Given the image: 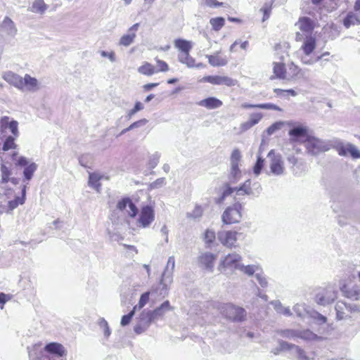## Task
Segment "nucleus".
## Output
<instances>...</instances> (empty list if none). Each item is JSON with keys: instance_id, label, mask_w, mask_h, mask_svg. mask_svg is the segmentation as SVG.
I'll use <instances>...</instances> for the list:
<instances>
[{"instance_id": "f257e3e1", "label": "nucleus", "mask_w": 360, "mask_h": 360, "mask_svg": "<svg viewBox=\"0 0 360 360\" xmlns=\"http://www.w3.org/2000/svg\"><path fill=\"white\" fill-rule=\"evenodd\" d=\"M2 78L9 84L15 86L22 92H34L39 89V82L34 77L26 74L24 77L12 72L6 71L2 75Z\"/></svg>"}, {"instance_id": "f03ea898", "label": "nucleus", "mask_w": 360, "mask_h": 360, "mask_svg": "<svg viewBox=\"0 0 360 360\" xmlns=\"http://www.w3.org/2000/svg\"><path fill=\"white\" fill-rule=\"evenodd\" d=\"M300 72V69L293 63H291L286 67L285 64L280 62L273 63L274 75L271 79H279L282 80L290 81L295 79Z\"/></svg>"}, {"instance_id": "7ed1b4c3", "label": "nucleus", "mask_w": 360, "mask_h": 360, "mask_svg": "<svg viewBox=\"0 0 360 360\" xmlns=\"http://www.w3.org/2000/svg\"><path fill=\"white\" fill-rule=\"evenodd\" d=\"M221 314L227 319L233 322H242L246 319L247 313L245 309L231 303L224 304L221 309Z\"/></svg>"}, {"instance_id": "20e7f679", "label": "nucleus", "mask_w": 360, "mask_h": 360, "mask_svg": "<svg viewBox=\"0 0 360 360\" xmlns=\"http://www.w3.org/2000/svg\"><path fill=\"white\" fill-rule=\"evenodd\" d=\"M200 83H209L213 86H224L233 87L238 85V81L228 75H205L198 81Z\"/></svg>"}, {"instance_id": "39448f33", "label": "nucleus", "mask_w": 360, "mask_h": 360, "mask_svg": "<svg viewBox=\"0 0 360 360\" xmlns=\"http://www.w3.org/2000/svg\"><path fill=\"white\" fill-rule=\"evenodd\" d=\"M242 205L239 202L228 207L221 216L223 223L226 225L239 223L242 219Z\"/></svg>"}, {"instance_id": "423d86ee", "label": "nucleus", "mask_w": 360, "mask_h": 360, "mask_svg": "<svg viewBox=\"0 0 360 360\" xmlns=\"http://www.w3.org/2000/svg\"><path fill=\"white\" fill-rule=\"evenodd\" d=\"M302 143L304 145L307 152L313 155L324 153L330 149L324 141L311 134L306 140H303Z\"/></svg>"}, {"instance_id": "0eeeda50", "label": "nucleus", "mask_w": 360, "mask_h": 360, "mask_svg": "<svg viewBox=\"0 0 360 360\" xmlns=\"http://www.w3.org/2000/svg\"><path fill=\"white\" fill-rule=\"evenodd\" d=\"M155 210L151 205H144L141 208L136 219V225L139 229L148 228L155 220Z\"/></svg>"}, {"instance_id": "6e6552de", "label": "nucleus", "mask_w": 360, "mask_h": 360, "mask_svg": "<svg viewBox=\"0 0 360 360\" xmlns=\"http://www.w3.org/2000/svg\"><path fill=\"white\" fill-rule=\"evenodd\" d=\"M243 233L234 230H222L218 232L219 241L225 247L232 248L237 246V241Z\"/></svg>"}, {"instance_id": "1a4fd4ad", "label": "nucleus", "mask_w": 360, "mask_h": 360, "mask_svg": "<svg viewBox=\"0 0 360 360\" xmlns=\"http://www.w3.org/2000/svg\"><path fill=\"white\" fill-rule=\"evenodd\" d=\"M340 290L345 297L352 301L360 300V288L350 278L345 281L340 287Z\"/></svg>"}, {"instance_id": "9d476101", "label": "nucleus", "mask_w": 360, "mask_h": 360, "mask_svg": "<svg viewBox=\"0 0 360 360\" xmlns=\"http://www.w3.org/2000/svg\"><path fill=\"white\" fill-rule=\"evenodd\" d=\"M303 40V44L301 46V49L304 53L307 56L310 55L314 51L316 46V39L315 36L313 34L307 35L306 37L303 38V34L300 32H296L295 41H301Z\"/></svg>"}, {"instance_id": "9b49d317", "label": "nucleus", "mask_w": 360, "mask_h": 360, "mask_svg": "<svg viewBox=\"0 0 360 360\" xmlns=\"http://www.w3.org/2000/svg\"><path fill=\"white\" fill-rule=\"evenodd\" d=\"M338 297V292L333 287H327L317 293L316 302L321 305H326L333 302Z\"/></svg>"}, {"instance_id": "f8f14e48", "label": "nucleus", "mask_w": 360, "mask_h": 360, "mask_svg": "<svg viewBox=\"0 0 360 360\" xmlns=\"http://www.w3.org/2000/svg\"><path fill=\"white\" fill-rule=\"evenodd\" d=\"M241 257L236 253L228 254L220 262L221 269H237L240 267Z\"/></svg>"}, {"instance_id": "ddd939ff", "label": "nucleus", "mask_w": 360, "mask_h": 360, "mask_svg": "<svg viewBox=\"0 0 360 360\" xmlns=\"http://www.w3.org/2000/svg\"><path fill=\"white\" fill-rule=\"evenodd\" d=\"M127 207L129 208V210H127V215L130 218H134L137 215L139 210L129 198H123L117 202V208L120 211L122 212Z\"/></svg>"}, {"instance_id": "4468645a", "label": "nucleus", "mask_w": 360, "mask_h": 360, "mask_svg": "<svg viewBox=\"0 0 360 360\" xmlns=\"http://www.w3.org/2000/svg\"><path fill=\"white\" fill-rule=\"evenodd\" d=\"M288 134L290 136V141L292 143H302L303 140H306L310 136L307 128L303 126H298L291 129Z\"/></svg>"}, {"instance_id": "2eb2a0df", "label": "nucleus", "mask_w": 360, "mask_h": 360, "mask_svg": "<svg viewBox=\"0 0 360 360\" xmlns=\"http://www.w3.org/2000/svg\"><path fill=\"white\" fill-rule=\"evenodd\" d=\"M216 259L217 255L206 252L200 255L198 261L201 266L207 270L212 271Z\"/></svg>"}, {"instance_id": "dca6fc26", "label": "nucleus", "mask_w": 360, "mask_h": 360, "mask_svg": "<svg viewBox=\"0 0 360 360\" xmlns=\"http://www.w3.org/2000/svg\"><path fill=\"white\" fill-rule=\"evenodd\" d=\"M300 31L307 35L312 34L315 22L308 17H301L295 24Z\"/></svg>"}, {"instance_id": "f3484780", "label": "nucleus", "mask_w": 360, "mask_h": 360, "mask_svg": "<svg viewBox=\"0 0 360 360\" xmlns=\"http://www.w3.org/2000/svg\"><path fill=\"white\" fill-rule=\"evenodd\" d=\"M140 27V23H135L128 30L127 34H124L120 39L119 44L128 46L131 44L136 37V32Z\"/></svg>"}, {"instance_id": "a211bd4d", "label": "nucleus", "mask_w": 360, "mask_h": 360, "mask_svg": "<svg viewBox=\"0 0 360 360\" xmlns=\"http://www.w3.org/2000/svg\"><path fill=\"white\" fill-rule=\"evenodd\" d=\"M208 63L213 67H223L228 64V58L221 51H216L211 55H207Z\"/></svg>"}, {"instance_id": "6ab92c4d", "label": "nucleus", "mask_w": 360, "mask_h": 360, "mask_svg": "<svg viewBox=\"0 0 360 360\" xmlns=\"http://www.w3.org/2000/svg\"><path fill=\"white\" fill-rule=\"evenodd\" d=\"M270 172L274 175H282L285 171L283 161L281 155H274L270 162Z\"/></svg>"}, {"instance_id": "aec40b11", "label": "nucleus", "mask_w": 360, "mask_h": 360, "mask_svg": "<svg viewBox=\"0 0 360 360\" xmlns=\"http://www.w3.org/2000/svg\"><path fill=\"white\" fill-rule=\"evenodd\" d=\"M16 33L17 29L13 21L8 17L4 18L0 25V34L14 37Z\"/></svg>"}, {"instance_id": "412c9836", "label": "nucleus", "mask_w": 360, "mask_h": 360, "mask_svg": "<svg viewBox=\"0 0 360 360\" xmlns=\"http://www.w3.org/2000/svg\"><path fill=\"white\" fill-rule=\"evenodd\" d=\"M198 104L206 109L213 110L221 107L223 102L216 97L210 96L200 101Z\"/></svg>"}, {"instance_id": "4be33fe9", "label": "nucleus", "mask_w": 360, "mask_h": 360, "mask_svg": "<svg viewBox=\"0 0 360 360\" xmlns=\"http://www.w3.org/2000/svg\"><path fill=\"white\" fill-rule=\"evenodd\" d=\"M174 47L179 51V53H187L193 48V43L191 41L184 39H176L174 41Z\"/></svg>"}, {"instance_id": "5701e85b", "label": "nucleus", "mask_w": 360, "mask_h": 360, "mask_svg": "<svg viewBox=\"0 0 360 360\" xmlns=\"http://www.w3.org/2000/svg\"><path fill=\"white\" fill-rule=\"evenodd\" d=\"M45 351V345L39 342L33 346L31 351L29 352L31 360H44V352Z\"/></svg>"}, {"instance_id": "b1692460", "label": "nucleus", "mask_w": 360, "mask_h": 360, "mask_svg": "<svg viewBox=\"0 0 360 360\" xmlns=\"http://www.w3.org/2000/svg\"><path fill=\"white\" fill-rule=\"evenodd\" d=\"M46 352L56 356H63L66 354V350L64 347L57 342H51L46 345Z\"/></svg>"}, {"instance_id": "393cba45", "label": "nucleus", "mask_w": 360, "mask_h": 360, "mask_svg": "<svg viewBox=\"0 0 360 360\" xmlns=\"http://www.w3.org/2000/svg\"><path fill=\"white\" fill-rule=\"evenodd\" d=\"M242 108L244 109H253V108H259V109H265V110H274L277 111H281V108L273 103H260V104H251V103H243L242 104Z\"/></svg>"}, {"instance_id": "a878e982", "label": "nucleus", "mask_w": 360, "mask_h": 360, "mask_svg": "<svg viewBox=\"0 0 360 360\" xmlns=\"http://www.w3.org/2000/svg\"><path fill=\"white\" fill-rule=\"evenodd\" d=\"M151 321L146 316H142V313L140 315L139 321L134 326V331L136 334H141L146 330V329L151 324Z\"/></svg>"}, {"instance_id": "bb28decb", "label": "nucleus", "mask_w": 360, "mask_h": 360, "mask_svg": "<svg viewBox=\"0 0 360 360\" xmlns=\"http://www.w3.org/2000/svg\"><path fill=\"white\" fill-rule=\"evenodd\" d=\"M263 117L262 112H253L250 115L248 121L242 124V129L247 130L257 124Z\"/></svg>"}, {"instance_id": "cd10ccee", "label": "nucleus", "mask_w": 360, "mask_h": 360, "mask_svg": "<svg viewBox=\"0 0 360 360\" xmlns=\"http://www.w3.org/2000/svg\"><path fill=\"white\" fill-rule=\"evenodd\" d=\"M345 309L349 311H352V310H354V311L359 310V308L357 307V306H356V305L354 306V307L353 309H352L350 307H347L346 303H345L343 302H338L335 306L337 317L338 319L340 320V319H342L345 317H346V314L344 311Z\"/></svg>"}, {"instance_id": "c85d7f7f", "label": "nucleus", "mask_w": 360, "mask_h": 360, "mask_svg": "<svg viewBox=\"0 0 360 360\" xmlns=\"http://www.w3.org/2000/svg\"><path fill=\"white\" fill-rule=\"evenodd\" d=\"M138 72L146 76H151L157 73L155 67L148 62H143L141 66L138 68Z\"/></svg>"}, {"instance_id": "c756f323", "label": "nucleus", "mask_w": 360, "mask_h": 360, "mask_svg": "<svg viewBox=\"0 0 360 360\" xmlns=\"http://www.w3.org/2000/svg\"><path fill=\"white\" fill-rule=\"evenodd\" d=\"M236 195L242 196L250 195L252 193L251 188V181L250 179L245 181L240 186L235 188Z\"/></svg>"}, {"instance_id": "7c9ffc66", "label": "nucleus", "mask_w": 360, "mask_h": 360, "mask_svg": "<svg viewBox=\"0 0 360 360\" xmlns=\"http://www.w3.org/2000/svg\"><path fill=\"white\" fill-rule=\"evenodd\" d=\"M178 60L180 63L186 65L189 68L195 66V60L190 55V52L187 53H179Z\"/></svg>"}, {"instance_id": "2f4dec72", "label": "nucleus", "mask_w": 360, "mask_h": 360, "mask_svg": "<svg viewBox=\"0 0 360 360\" xmlns=\"http://www.w3.org/2000/svg\"><path fill=\"white\" fill-rule=\"evenodd\" d=\"M26 186H23L22 188V196H18L14 200L8 202V211H12L19 205H22L25 202Z\"/></svg>"}, {"instance_id": "473e14b6", "label": "nucleus", "mask_w": 360, "mask_h": 360, "mask_svg": "<svg viewBox=\"0 0 360 360\" xmlns=\"http://www.w3.org/2000/svg\"><path fill=\"white\" fill-rule=\"evenodd\" d=\"M101 179L102 176L98 173H89L88 181L89 185L98 191L101 186L100 183Z\"/></svg>"}, {"instance_id": "72a5a7b5", "label": "nucleus", "mask_w": 360, "mask_h": 360, "mask_svg": "<svg viewBox=\"0 0 360 360\" xmlns=\"http://www.w3.org/2000/svg\"><path fill=\"white\" fill-rule=\"evenodd\" d=\"M165 311L161 309L159 307L152 311H148L146 312H142V316H146L149 320L153 322L155 320L161 318L164 316Z\"/></svg>"}, {"instance_id": "f704fd0d", "label": "nucleus", "mask_w": 360, "mask_h": 360, "mask_svg": "<svg viewBox=\"0 0 360 360\" xmlns=\"http://www.w3.org/2000/svg\"><path fill=\"white\" fill-rule=\"evenodd\" d=\"M359 20L357 16L352 12L347 13V16L343 20V25L346 28H349L352 25L358 23Z\"/></svg>"}, {"instance_id": "c9c22d12", "label": "nucleus", "mask_w": 360, "mask_h": 360, "mask_svg": "<svg viewBox=\"0 0 360 360\" xmlns=\"http://www.w3.org/2000/svg\"><path fill=\"white\" fill-rule=\"evenodd\" d=\"M210 23L214 31H219L224 26L225 20L222 17L212 18Z\"/></svg>"}, {"instance_id": "e433bc0d", "label": "nucleus", "mask_w": 360, "mask_h": 360, "mask_svg": "<svg viewBox=\"0 0 360 360\" xmlns=\"http://www.w3.org/2000/svg\"><path fill=\"white\" fill-rule=\"evenodd\" d=\"M37 165L34 162H32L25 167L23 171V175L27 181H30L32 179L34 172L37 170Z\"/></svg>"}, {"instance_id": "4c0bfd02", "label": "nucleus", "mask_w": 360, "mask_h": 360, "mask_svg": "<svg viewBox=\"0 0 360 360\" xmlns=\"http://www.w3.org/2000/svg\"><path fill=\"white\" fill-rule=\"evenodd\" d=\"M241 158L240 152L238 149H234L231 155V161L233 169H238V162Z\"/></svg>"}, {"instance_id": "58836bf2", "label": "nucleus", "mask_w": 360, "mask_h": 360, "mask_svg": "<svg viewBox=\"0 0 360 360\" xmlns=\"http://www.w3.org/2000/svg\"><path fill=\"white\" fill-rule=\"evenodd\" d=\"M235 192V188H231L229 184L225 185V188L221 193L220 198L217 200L218 203L222 202L225 198L231 195H232Z\"/></svg>"}, {"instance_id": "ea45409f", "label": "nucleus", "mask_w": 360, "mask_h": 360, "mask_svg": "<svg viewBox=\"0 0 360 360\" xmlns=\"http://www.w3.org/2000/svg\"><path fill=\"white\" fill-rule=\"evenodd\" d=\"M17 145L15 143V138L9 136L5 140L2 149L4 151H7L10 149H15Z\"/></svg>"}, {"instance_id": "a19ab883", "label": "nucleus", "mask_w": 360, "mask_h": 360, "mask_svg": "<svg viewBox=\"0 0 360 360\" xmlns=\"http://www.w3.org/2000/svg\"><path fill=\"white\" fill-rule=\"evenodd\" d=\"M30 11L34 13H42L44 11V0H36L30 8Z\"/></svg>"}, {"instance_id": "79ce46f5", "label": "nucleus", "mask_w": 360, "mask_h": 360, "mask_svg": "<svg viewBox=\"0 0 360 360\" xmlns=\"http://www.w3.org/2000/svg\"><path fill=\"white\" fill-rule=\"evenodd\" d=\"M156 62L157 68V73L159 72H167L169 70V65L164 60L159 59L158 57L155 58Z\"/></svg>"}, {"instance_id": "37998d69", "label": "nucleus", "mask_w": 360, "mask_h": 360, "mask_svg": "<svg viewBox=\"0 0 360 360\" xmlns=\"http://www.w3.org/2000/svg\"><path fill=\"white\" fill-rule=\"evenodd\" d=\"M17 155H18V153L16 152H14L12 154V160L13 161H15V165L17 166H21V167L26 166L27 167L29 165L28 160H27L26 158L21 156L17 159Z\"/></svg>"}, {"instance_id": "c03bdc74", "label": "nucleus", "mask_w": 360, "mask_h": 360, "mask_svg": "<svg viewBox=\"0 0 360 360\" xmlns=\"http://www.w3.org/2000/svg\"><path fill=\"white\" fill-rule=\"evenodd\" d=\"M1 172L2 183H8L10 181L9 176L11 174L10 169L6 165H1Z\"/></svg>"}, {"instance_id": "a18cd8bd", "label": "nucleus", "mask_w": 360, "mask_h": 360, "mask_svg": "<svg viewBox=\"0 0 360 360\" xmlns=\"http://www.w3.org/2000/svg\"><path fill=\"white\" fill-rule=\"evenodd\" d=\"M150 299V292H146L143 293L139 299V303L136 305L137 309H142L149 301Z\"/></svg>"}, {"instance_id": "49530a36", "label": "nucleus", "mask_w": 360, "mask_h": 360, "mask_svg": "<svg viewBox=\"0 0 360 360\" xmlns=\"http://www.w3.org/2000/svg\"><path fill=\"white\" fill-rule=\"evenodd\" d=\"M137 309V306H134L133 309L126 315H124L121 319L122 326H126L129 324L135 314V311Z\"/></svg>"}, {"instance_id": "de8ad7c7", "label": "nucleus", "mask_w": 360, "mask_h": 360, "mask_svg": "<svg viewBox=\"0 0 360 360\" xmlns=\"http://www.w3.org/2000/svg\"><path fill=\"white\" fill-rule=\"evenodd\" d=\"M272 10V5L266 4L261 9L260 11L263 13L262 21L269 19Z\"/></svg>"}, {"instance_id": "09e8293b", "label": "nucleus", "mask_w": 360, "mask_h": 360, "mask_svg": "<svg viewBox=\"0 0 360 360\" xmlns=\"http://www.w3.org/2000/svg\"><path fill=\"white\" fill-rule=\"evenodd\" d=\"M147 122L148 121L146 119H142V120H138L136 122H134L131 124H130L127 128L124 129L121 131L120 134H125L126 132H127L129 130H131V129H134L136 127H139L141 125L146 124L147 123Z\"/></svg>"}, {"instance_id": "8fccbe9b", "label": "nucleus", "mask_w": 360, "mask_h": 360, "mask_svg": "<svg viewBox=\"0 0 360 360\" xmlns=\"http://www.w3.org/2000/svg\"><path fill=\"white\" fill-rule=\"evenodd\" d=\"M348 154H349L354 159L360 158V151L355 146L351 143H348L347 155Z\"/></svg>"}, {"instance_id": "3c124183", "label": "nucleus", "mask_w": 360, "mask_h": 360, "mask_svg": "<svg viewBox=\"0 0 360 360\" xmlns=\"http://www.w3.org/2000/svg\"><path fill=\"white\" fill-rule=\"evenodd\" d=\"M216 238L215 233L211 230H206L204 234V239L206 243L210 244L214 241Z\"/></svg>"}, {"instance_id": "603ef678", "label": "nucleus", "mask_w": 360, "mask_h": 360, "mask_svg": "<svg viewBox=\"0 0 360 360\" xmlns=\"http://www.w3.org/2000/svg\"><path fill=\"white\" fill-rule=\"evenodd\" d=\"M264 160L261 157H259L253 168L254 173L257 175L259 174L264 167Z\"/></svg>"}, {"instance_id": "864d4df0", "label": "nucleus", "mask_w": 360, "mask_h": 360, "mask_svg": "<svg viewBox=\"0 0 360 360\" xmlns=\"http://www.w3.org/2000/svg\"><path fill=\"white\" fill-rule=\"evenodd\" d=\"M143 109V105L139 101L136 102L134 105V107L129 111L128 117L129 118H131L137 112H139Z\"/></svg>"}, {"instance_id": "5fc2aeb1", "label": "nucleus", "mask_w": 360, "mask_h": 360, "mask_svg": "<svg viewBox=\"0 0 360 360\" xmlns=\"http://www.w3.org/2000/svg\"><path fill=\"white\" fill-rule=\"evenodd\" d=\"M347 148L348 143L347 145L340 144L335 147L338 154L341 156L347 155Z\"/></svg>"}, {"instance_id": "6e6d98bb", "label": "nucleus", "mask_w": 360, "mask_h": 360, "mask_svg": "<svg viewBox=\"0 0 360 360\" xmlns=\"http://www.w3.org/2000/svg\"><path fill=\"white\" fill-rule=\"evenodd\" d=\"M18 123L17 121L13 120L11 121L9 124L8 127L11 131V133L15 136H18Z\"/></svg>"}, {"instance_id": "4d7b16f0", "label": "nucleus", "mask_w": 360, "mask_h": 360, "mask_svg": "<svg viewBox=\"0 0 360 360\" xmlns=\"http://www.w3.org/2000/svg\"><path fill=\"white\" fill-rule=\"evenodd\" d=\"M204 1H205V4L209 7L215 8V7L221 6L223 5L222 2H219L217 0H204Z\"/></svg>"}, {"instance_id": "13d9d810", "label": "nucleus", "mask_w": 360, "mask_h": 360, "mask_svg": "<svg viewBox=\"0 0 360 360\" xmlns=\"http://www.w3.org/2000/svg\"><path fill=\"white\" fill-rule=\"evenodd\" d=\"M239 269L243 270L245 274H247L249 276H252L255 273V268L252 265H248L245 266H240Z\"/></svg>"}, {"instance_id": "bf43d9fd", "label": "nucleus", "mask_w": 360, "mask_h": 360, "mask_svg": "<svg viewBox=\"0 0 360 360\" xmlns=\"http://www.w3.org/2000/svg\"><path fill=\"white\" fill-rule=\"evenodd\" d=\"M101 325L104 327V335L105 337H108L110 334V330L108 326L107 321L104 319H102L101 321Z\"/></svg>"}, {"instance_id": "052dcab7", "label": "nucleus", "mask_w": 360, "mask_h": 360, "mask_svg": "<svg viewBox=\"0 0 360 360\" xmlns=\"http://www.w3.org/2000/svg\"><path fill=\"white\" fill-rule=\"evenodd\" d=\"M101 55L103 57H108L111 61H114L115 58V54L113 51L106 52V51H102L101 52Z\"/></svg>"}, {"instance_id": "680f3d73", "label": "nucleus", "mask_w": 360, "mask_h": 360, "mask_svg": "<svg viewBox=\"0 0 360 360\" xmlns=\"http://www.w3.org/2000/svg\"><path fill=\"white\" fill-rule=\"evenodd\" d=\"M159 85V83H148L143 86V89L145 91H148L153 88L156 87Z\"/></svg>"}, {"instance_id": "e2e57ef3", "label": "nucleus", "mask_w": 360, "mask_h": 360, "mask_svg": "<svg viewBox=\"0 0 360 360\" xmlns=\"http://www.w3.org/2000/svg\"><path fill=\"white\" fill-rule=\"evenodd\" d=\"M159 307L161 308V309L164 311L172 309L169 302L168 300L165 301Z\"/></svg>"}, {"instance_id": "0e129e2a", "label": "nucleus", "mask_w": 360, "mask_h": 360, "mask_svg": "<svg viewBox=\"0 0 360 360\" xmlns=\"http://www.w3.org/2000/svg\"><path fill=\"white\" fill-rule=\"evenodd\" d=\"M202 210L200 207H196L193 211V217H200L202 215Z\"/></svg>"}, {"instance_id": "69168bd1", "label": "nucleus", "mask_w": 360, "mask_h": 360, "mask_svg": "<svg viewBox=\"0 0 360 360\" xmlns=\"http://www.w3.org/2000/svg\"><path fill=\"white\" fill-rule=\"evenodd\" d=\"M6 302V295L4 293H0V307L3 308V304Z\"/></svg>"}, {"instance_id": "338daca9", "label": "nucleus", "mask_w": 360, "mask_h": 360, "mask_svg": "<svg viewBox=\"0 0 360 360\" xmlns=\"http://www.w3.org/2000/svg\"><path fill=\"white\" fill-rule=\"evenodd\" d=\"M274 92L276 94L277 96H281L285 93L284 89L278 88L274 89Z\"/></svg>"}, {"instance_id": "774afa93", "label": "nucleus", "mask_w": 360, "mask_h": 360, "mask_svg": "<svg viewBox=\"0 0 360 360\" xmlns=\"http://www.w3.org/2000/svg\"><path fill=\"white\" fill-rule=\"evenodd\" d=\"M354 9L356 11L360 10V0H356L354 3Z\"/></svg>"}]
</instances>
